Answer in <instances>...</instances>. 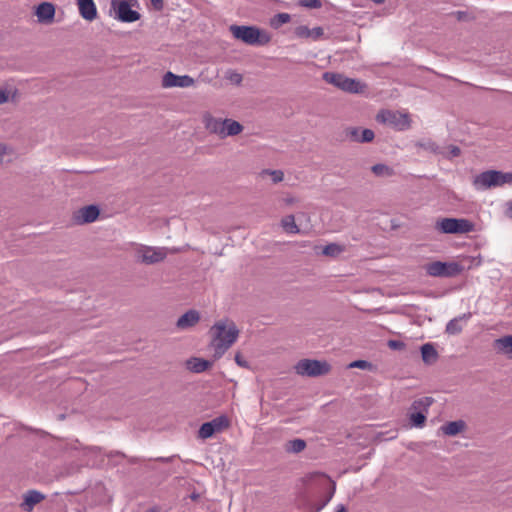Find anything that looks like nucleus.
<instances>
[{
  "label": "nucleus",
  "mask_w": 512,
  "mask_h": 512,
  "mask_svg": "<svg viewBox=\"0 0 512 512\" xmlns=\"http://www.w3.org/2000/svg\"><path fill=\"white\" fill-rule=\"evenodd\" d=\"M210 334V347L214 359L217 360L237 341L239 330L232 320L222 319L210 328Z\"/></svg>",
  "instance_id": "f257e3e1"
},
{
  "label": "nucleus",
  "mask_w": 512,
  "mask_h": 512,
  "mask_svg": "<svg viewBox=\"0 0 512 512\" xmlns=\"http://www.w3.org/2000/svg\"><path fill=\"white\" fill-rule=\"evenodd\" d=\"M233 37L251 46H264L271 41V36L265 30L256 26L231 25Z\"/></svg>",
  "instance_id": "f03ea898"
},
{
  "label": "nucleus",
  "mask_w": 512,
  "mask_h": 512,
  "mask_svg": "<svg viewBox=\"0 0 512 512\" xmlns=\"http://www.w3.org/2000/svg\"><path fill=\"white\" fill-rule=\"evenodd\" d=\"M512 183V172L488 170L476 175L473 185L476 190H487L493 187H500Z\"/></svg>",
  "instance_id": "7ed1b4c3"
},
{
  "label": "nucleus",
  "mask_w": 512,
  "mask_h": 512,
  "mask_svg": "<svg viewBox=\"0 0 512 512\" xmlns=\"http://www.w3.org/2000/svg\"><path fill=\"white\" fill-rule=\"evenodd\" d=\"M322 77L327 83L344 92L358 94L366 88V85L360 80L349 78L342 73L325 72Z\"/></svg>",
  "instance_id": "20e7f679"
},
{
  "label": "nucleus",
  "mask_w": 512,
  "mask_h": 512,
  "mask_svg": "<svg viewBox=\"0 0 512 512\" xmlns=\"http://www.w3.org/2000/svg\"><path fill=\"white\" fill-rule=\"evenodd\" d=\"M170 252L167 247H154L143 244H135L134 254L138 262L153 265L162 262Z\"/></svg>",
  "instance_id": "39448f33"
},
{
  "label": "nucleus",
  "mask_w": 512,
  "mask_h": 512,
  "mask_svg": "<svg viewBox=\"0 0 512 512\" xmlns=\"http://www.w3.org/2000/svg\"><path fill=\"white\" fill-rule=\"evenodd\" d=\"M464 270V267L457 262L433 261L425 266V271L429 276L451 278L458 276Z\"/></svg>",
  "instance_id": "423d86ee"
},
{
  "label": "nucleus",
  "mask_w": 512,
  "mask_h": 512,
  "mask_svg": "<svg viewBox=\"0 0 512 512\" xmlns=\"http://www.w3.org/2000/svg\"><path fill=\"white\" fill-rule=\"evenodd\" d=\"M436 229L445 234H466L474 230V224L464 218H443L437 221Z\"/></svg>",
  "instance_id": "0eeeda50"
},
{
  "label": "nucleus",
  "mask_w": 512,
  "mask_h": 512,
  "mask_svg": "<svg viewBox=\"0 0 512 512\" xmlns=\"http://www.w3.org/2000/svg\"><path fill=\"white\" fill-rule=\"evenodd\" d=\"M295 370L297 374L302 376L317 377L327 374L330 365L318 360L303 359L296 364Z\"/></svg>",
  "instance_id": "6e6552de"
},
{
  "label": "nucleus",
  "mask_w": 512,
  "mask_h": 512,
  "mask_svg": "<svg viewBox=\"0 0 512 512\" xmlns=\"http://www.w3.org/2000/svg\"><path fill=\"white\" fill-rule=\"evenodd\" d=\"M111 10L114 11V18L123 23H133L141 17L140 13L133 10L126 0L111 1Z\"/></svg>",
  "instance_id": "1a4fd4ad"
},
{
  "label": "nucleus",
  "mask_w": 512,
  "mask_h": 512,
  "mask_svg": "<svg viewBox=\"0 0 512 512\" xmlns=\"http://www.w3.org/2000/svg\"><path fill=\"white\" fill-rule=\"evenodd\" d=\"M377 121L387 124L399 131L406 130L410 127L408 115L397 111L382 110L377 115Z\"/></svg>",
  "instance_id": "9d476101"
},
{
  "label": "nucleus",
  "mask_w": 512,
  "mask_h": 512,
  "mask_svg": "<svg viewBox=\"0 0 512 512\" xmlns=\"http://www.w3.org/2000/svg\"><path fill=\"white\" fill-rule=\"evenodd\" d=\"M230 425V421L227 416L220 415L215 417L209 422H205L201 425L198 436L201 439H208L212 437L215 433L222 432Z\"/></svg>",
  "instance_id": "9b49d317"
},
{
  "label": "nucleus",
  "mask_w": 512,
  "mask_h": 512,
  "mask_svg": "<svg viewBox=\"0 0 512 512\" xmlns=\"http://www.w3.org/2000/svg\"><path fill=\"white\" fill-rule=\"evenodd\" d=\"M195 80L189 75H176L170 71L166 72L162 79V86L165 88L181 87L187 88L193 86Z\"/></svg>",
  "instance_id": "f8f14e48"
},
{
  "label": "nucleus",
  "mask_w": 512,
  "mask_h": 512,
  "mask_svg": "<svg viewBox=\"0 0 512 512\" xmlns=\"http://www.w3.org/2000/svg\"><path fill=\"white\" fill-rule=\"evenodd\" d=\"M99 208L95 205H88L74 213V220L77 224L94 222L99 216Z\"/></svg>",
  "instance_id": "ddd939ff"
},
{
  "label": "nucleus",
  "mask_w": 512,
  "mask_h": 512,
  "mask_svg": "<svg viewBox=\"0 0 512 512\" xmlns=\"http://www.w3.org/2000/svg\"><path fill=\"white\" fill-rule=\"evenodd\" d=\"M79 14L86 21H93L97 18V8L94 0H75Z\"/></svg>",
  "instance_id": "4468645a"
},
{
  "label": "nucleus",
  "mask_w": 512,
  "mask_h": 512,
  "mask_svg": "<svg viewBox=\"0 0 512 512\" xmlns=\"http://www.w3.org/2000/svg\"><path fill=\"white\" fill-rule=\"evenodd\" d=\"M204 124L205 128L213 134H216L221 139H223L224 135V119L215 118L210 114L204 116Z\"/></svg>",
  "instance_id": "2eb2a0df"
},
{
  "label": "nucleus",
  "mask_w": 512,
  "mask_h": 512,
  "mask_svg": "<svg viewBox=\"0 0 512 512\" xmlns=\"http://www.w3.org/2000/svg\"><path fill=\"white\" fill-rule=\"evenodd\" d=\"M200 320V315L196 310H189L184 313L176 322V326L180 330H185L195 326Z\"/></svg>",
  "instance_id": "dca6fc26"
},
{
  "label": "nucleus",
  "mask_w": 512,
  "mask_h": 512,
  "mask_svg": "<svg viewBox=\"0 0 512 512\" xmlns=\"http://www.w3.org/2000/svg\"><path fill=\"white\" fill-rule=\"evenodd\" d=\"M55 15V7L52 3L43 2L36 10V16L40 22L52 21Z\"/></svg>",
  "instance_id": "f3484780"
},
{
  "label": "nucleus",
  "mask_w": 512,
  "mask_h": 512,
  "mask_svg": "<svg viewBox=\"0 0 512 512\" xmlns=\"http://www.w3.org/2000/svg\"><path fill=\"white\" fill-rule=\"evenodd\" d=\"M494 349L501 354L512 358V335L500 337L494 341Z\"/></svg>",
  "instance_id": "a211bd4d"
},
{
  "label": "nucleus",
  "mask_w": 512,
  "mask_h": 512,
  "mask_svg": "<svg viewBox=\"0 0 512 512\" xmlns=\"http://www.w3.org/2000/svg\"><path fill=\"white\" fill-rule=\"evenodd\" d=\"M321 485L328 489L327 495L325 499L321 502V504L316 508V512L322 510L332 499L334 496L336 485L329 477L322 476L321 477Z\"/></svg>",
  "instance_id": "6ab92c4d"
},
{
  "label": "nucleus",
  "mask_w": 512,
  "mask_h": 512,
  "mask_svg": "<svg viewBox=\"0 0 512 512\" xmlns=\"http://www.w3.org/2000/svg\"><path fill=\"white\" fill-rule=\"evenodd\" d=\"M187 368L194 373H201L211 367L212 363L197 357H192L186 362Z\"/></svg>",
  "instance_id": "aec40b11"
},
{
  "label": "nucleus",
  "mask_w": 512,
  "mask_h": 512,
  "mask_svg": "<svg viewBox=\"0 0 512 512\" xmlns=\"http://www.w3.org/2000/svg\"><path fill=\"white\" fill-rule=\"evenodd\" d=\"M465 428L463 420L451 421L441 426L443 434L447 436H455L462 432Z\"/></svg>",
  "instance_id": "412c9836"
},
{
  "label": "nucleus",
  "mask_w": 512,
  "mask_h": 512,
  "mask_svg": "<svg viewBox=\"0 0 512 512\" xmlns=\"http://www.w3.org/2000/svg\"><path fill=\"white\" fill-rule=\"evenodd\" d=\"M224 123L223 138L238 135L243 131V126L238 121L226 118L224 119Z\"/></svg>",
  "instance_id": "4be33fe9"
},
{
  "label": "nucleus",
  "mask_w": 512,
  "mask_h": 512,
  "mask_svg": "<svg viewBox=\"0 0 512 512\" xmlns=\"http://www.w3.org/2000/svg\"><path fill=\"white\" fill-rule=\"evenodd\" d=\"M470 317V314H464L463 316L451 319L446 325V332L451 335L459 334L462 327V320H467Z\"/></svg>",
  "instance_id": "5701e85b"
},
{
  "label": "nucleus",
  "mask_w": 512,
  "mask_h": 512,
  "mask_svg": "<svg viewBox=\"0 0 512 512\" xmlns=\"http://www.w3.org/2000/svg\"><path fill=\"white\" fill-rule=\"evenodd\" d=\"M434 399L429 396L421 397L413 401L410 410L428 413L429 407L433 404Z\"/></svg>",
  "instance_id": "b1692460"
},
{
  "label": "nucleus",
  "mask_w": 512,
  "mask_h": 512,
  "mask_svg": "<svg viewBox=\"0 0 512 512\" xmlns=\"http://www.w3.org/2000/svg\"><path fill=\"white\" fill-rule=\"evenodd\" d=\"M422 359L425 363L431 364L437 360L438 353L431 343H426L421 347Z\"/></svg>",
  "instance_id": "393cba45"
},
{
  "label": "nucleus",
  "mask_w": 512,
  "mask_h": 512,
  "mask_svg": "<svg viewBox=\"0 0 512 512\" xmlns=\"http://www.w3.org/2000/svg\"><path fill=\"white\" fill-rule=\"evenodd\" d=\"M44 499V495L36 490H30L27 492L24 498L23 506H27L28 510H31L36 504L40 503Z\"/></svg>",
  "instance_id": "a878e982"
},
{
  "label": "nucleus",
  "mask_w": 512,
  "mask_h": 512,
  "mask_svg": "<svg viewBox=\"0 0 512 512\" xmlns=\"http://www.w3.org/2000/svg\"><path fill=\"white\" fill-rule=\"evenodd\" d=\"M281 226L285 232L290 234H298L300 232L299 227L295 222L294 215H287L281 220Z\"/></svg>",
  "instance_id": "bb28decb"
},
{
  "label": "nucleus",
  "mask_w": 512,
  "mask_h": 512,
  "mask_svg": "<svg viewBox=\"0 0 512 512\" xmlns=\"http://www.w3.org/2000/svg\"><path fill=\"white\" fill-rule=\"evenodd\" d=\"M352 137L361 143H368L374 139V132L371 129H363L359 134V131L354 129L351 132Z\"/></svg>",
  "instance_id": "cd10ccee"
},
{
  "label": "nucleus",
  "mask_w": 512,
  "mask_h": 512,
  "mask_svg": "<svg viewBox=\"0 0 512 512\" xmlns=\"http://www.w3.org/2000/svg\"><path fill=\"white\" fill-rule=\"evenodd\" d=\"M306 448V442L303 439L297 438L290 440L286 443V451L289 453H300Z\"/></svg>",
  "instance_id": "c85d7f7f"
},
{
  "label": "nucleus",
  "mask_w": 512,
  "mask_h": 512,
  "mask_svg": "<svg viewBox=\"0 0 512 512\" xmlns=\"http://www.w3.org/2000/svg\"><path fill=\"white\" fill-rule=\"evenodd\" d=\"M344 250V246L337 243H330L323 248L322 254L329 257H337L344 252Z\"/></svg>",
  "instance_id": "c756f323"
},
{
  "label": "nucleus",
  "mask_w": 512,
  "mask_h": 512,
  "mask_svg": "<svg viewBox=\"0 0 512 512\" xmlns=\"http://www.w3.org/2000/svg\"><path fill=\"white\" fill-rule=\"evenodd\" d=\"M427 413L409 410V419L413 426L422 427L426 421Z\"/></svg>",
  "instance_id": "7c9ffc66"
},
{
  "label": "nucleus",
  "mask_w": 512,
  "mask_h": 512,
  "mask_svg": "<svg viewBox=\"0 0 512 512\" xmlns=\"http://www.w3.org/2000/svg\"><path fill=\"white\" fill-rule=\"evenodd\" d=\"M422 149L434 154H444V150L432 140H424L417 144Z\"/></svg>",
  "instance_id": "2f4dec72"
},
{
  "label": "nucleus",
  "mask_w": 512,
  "mask_h": 512,
  "mask_svg": "<svg viewBox=\"0 0 512 512\" xmlns=\"http://www.w3.org/2000/svg\"><path fill=\"white\" fill-rule=\"evenodd\" d=\"M371 170L376 176L380 177H390L394 174L393 169L385 164H375Z\"/></svg>",
  "instance_id": "473e14b6"
},
{
  "label": "nucleus",
  "mask_w": 512,
  "mask_h": 512,
  "mask_svg": "<svg viewBox=\"0 0 512 512\" xmlns=\"http://www.w3.org/2000/svg\"><path fill=\"white\" fill-rule=\"evenodd\" d=\"M290 20L291 16L288 13H278L275 15L272 21V25L277 28L283 24L288 23Z\"/></svg>",
  "instance_id": "72a5a7b5"
},
{
  "label": "nucleus",
  "mask_w": 512,
  "mask_h": 512,
  "mask_svg": "<svg viewBox=\"0 0 512 512\" xmlns=\"http://www.w3.org/2000/svg\"><path fill=\"white\" fill-rule=\"evenodd\" d=\"M444 150L443 156L447 158H453L460 155V148L455 145H450L447 148H442Z\"/></svg>",
  "instance_id": "f704fd0d"
},
{
  "label": "nucleus",
  "mask_w": 512,
  "mask_h": 512,
  "mask_svg": "<svg viewBox=\"0 0 512 512\" xmlns=\"http://www.w3.org/2000/svg\"><path fill=\"white\" fill-rule=\"evenodd\" d=\"M263 173L269 174L273 183H279L284 178V173L281 170H264Z\"/></svg>",
  "instance_id": "c9c22d12"
},
{
  "label": "nucleus",
  "mask_w": 512,
  "mask_h": 512,
  "mask_svg": "<svg viewBox=\"0 0 512 512\" xmlns=\"http://www.w3.org/2000/svg\"><path fill=\"white\" fill-rule=\"evenodd\" d=\"M372 364L366 360H356L352 363H350L349 367L351 368H359V369H363V370H371L372 369Z\"/></svg>",
  "instance_id": "e433bc0d"
},
{
  "label": "nucleus",
  "mask_w": 512,
  "mask_h": 512,
  "mask_svg": "<svg viewBox=\"0 0 512 512\" xmlns=\"http://www.w3.org/2000/svg\"><path fill=\"white\" fill-rule=\"evenodd\" d=\"M295 35L300 38H309L311 36V32L307 26L301 25L295 29Z\"/></svg>",
  "instance_id": "4c0bfd02"
},
{
  "label": "nucleus",
  "mask_w": 512,
  "mask_h": 512,
  "mask_svg": "<svg viewBox=\"0 0 512 512\" xmlns=\"http://www.w3.org/2000/svg\"><path fill=\"white\" fill-rule=\"evenodd\" d=\"M300 4L307 8L318 9L322 6L320 0H300Z\"/></svg>",
  "instance_id": "58836bf2"
},
{
  "label": "nucleus",
  "mask_w": 512,
  "mask_h": 512,
  "mask_svg": "<svg viewBox=\"0 0 512 512\" xmlns=\"http://www.w3.org/2000/svg\"><path fill=\"white\" fill-rule=\"evenodd\" d=\"M227 78L236 84H240L242 81V75L233 71L228 73Z\"/></svg>",
  "instance_id": "ea45409f"
},
{
  "label": "nucleus",
  "mask_w": 512,
  "mask_h": 512,
  "mask_svg": "<svg viewBox=\"0 0 512 512\" xmlns=\"http://www.w3.org/2000/svg\"><path fill=\"white\" fill-rule=\"evenodd\" d=\"M388 346L393 350H402L405 347V344L402 341L390 340L388 342Z\"/></svg>",
  "instance_id": "a19ab883"
},
{
  "label": "nucleus",
  "mask_w": 512,
  "mask_h": 512,
  "mask_svg": "<svg viewBox=\"0 0 512 512\" xmlns=\"http://www.w3.org/2000/svg\"><path fill=\"white\" fill-rule=\"evenodd\" d=\"M311 36L313 39H318L324 34V30L321 27H315L313 29H310Z\"/></svg>",
  "instance_id": "79ce46f5"
},
{
  "label": "nucleus",
  "mask_w": 512,
  "mask_h": 512,
  "mask_svg": "<svg viewBox=\"0 0 512 512\" xmlns=\"http://www.w3.org/2000/svg\"><path fill=\"white\" fill-rule=\"evenodd\" d=\"M235 362L240 366L244 368H248L249 364L248 362L242 357L240 353H236L235 355Z\"/></svg>",
  "instance_id": "37998d69"
},
{
  "label": "nucleus",
  "mask_w": 512,
  "mask_h": 512,
  "mask_svg": "<svg viewBox=\"0 0 512 512\" xmlns=\"http://www.w3.org/2000/svg\"><path fill=\"white\" fill-rule=\"evenodd\" d=\"M150 2L154 9L157 11H161L164 7L163 0H150Z\"/></svg>",
  "instance_id": "c03bdc74"
},
{
  "label": "nucleus",
  "mask_w": 512,
  "mask_h": 512,
  "mask_svg": "<svg viewBox=\"0 0 512 512\" xmlns=\"http://www.w3.org/2000/svg\"><path fill=\"white\" fill-rule=\"evenodd\" d=\"M297 202V199L294 196L288 195L283 198V203L287 206L293 205Z\"/></svg>",
  "instance_id": "a18cd8bd"
},
{
  "label": "nucleus",
  "mask_w": 512,
  "mask_h": 512,
  "mask_svg": "<svg viewBox=\"0 0 512 512\" xmlns=\"http://www.w3.org/2000/svg\"><path fill=\"white\" fill-rule=\"evenodd\" d=\"M8 101V93L0 89V105Z\"/></svg>",
  "instance_id": "49530a36"
},
{
  "label": "nucleus",
  "mask_w": 512,
  "mask_h": 512,
  "mask_svg": "<svg viewBox=\"0 0 512 512\" xmlns=\"http://www.w3.org/2000/svg\"><path fill=\"white\" fill-rule=\"evenodd\" d=\"M335 512H347V510H346V507H345L343 504H339V505L336 507Z\"/></svg>",
  "instance_id": "de8ad7c7"
},
{
  "label": "nucleus",
  "mask_w": 512,
  "mask_h": 512,
  "mask_svg": "<svg viewBox=\"0 0 512 512\" xmlns=\"http://www.w3.org/2000/svg\"><path fill=\"white\" fill-rule=\"evenodd\" d=\"M372 2H374L375 4H382L384 3L385 0H371Z\"/></svg>",
  "instance_id": "09e8293b"
},
{
  "label": "nucleus",
  "mask_w": 512,
  "mask_h": 512,
  "mask_svg": "<svg viewBox=\"0 0 512 512\" xmlns=\"http://www.w3.org/2000/svg\"><path fill=\"white\" fill-rule=\"evenodd\" d=\"M146 512H159L157 508H150Z\"/></svg>",
  "instance_id": "8fccbe9b"
},
{
  "label": "nucleus",
  "mask_w": 512,
  "mask_h": 512,
  "mask_svg": "<svg viewBox=\"0 0 512 512\" xmlns=\"http://www.w3.org/2000/svg\"><path fill=\"white\" fill-rule=\"evenodd\" d=\"M509 211H510V213H511V217H512V201H511V202H510V204H509Z\"/></svg>",
  "instance_id": "3c124183"
}]
</instances>
